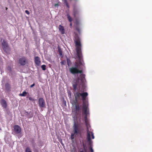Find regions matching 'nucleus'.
<instances>
[{"label": "nucleus", "mask_w": 152, "mask_h": 152, "mask_svg": "<svg viewBox=\"0 0 152 152\" xmlns=\"http://www.w3.org/2000/svg\"><path fill=\"white\" fill-rule=\"evenodd\" d=\"M75 44L77 55L79 59V65L83 66L84 63L81 61L82 59V55L81 51L82 45L81 43L80 39L77 34H76L73 39Z\"/></svg>", "instance_id": "f257e3e1"}, {"label": "nucleus", "mask_w": 152, "mask_h": 152, "mask_svg": "<svg viewBox=\"0 0 152 152\" xmlns=\"http://www.w3.org/2000/svg\"><path fill=\"white\" fill-rule=\"evenodd\" d=\"M74 95L75 97V101L74 102L76 103L81 99V97H82L83 101V106L82 108H85L86 107H88V102L86 100V98L88 95L87 92L80 93L79 91H75L73 92Z\"/></svg>", "instance_id": "f03ea898"}, {"label": "nucleus", "mask_w": 152, "mask_h": 152, "mask_svg": "<svg viewBox=\"0 0 152 152\" xmlns=\"http://www.w3.org/2000/svg\"><path fill=\"white\" fill-rule=\"evenodd\" d=\"M82 113L85 115L84 119L87 129V136L89 140L90 139V136L91 135L92 139H94V137L93 132L91 131H90V126L88 124V121L87 118V116L89 114V110L88 107H86L84 108H83Z\"/></svg>", "instance_id": "7ed1b4c3"}, {"label": "nucleus", "mask_w": 152, "mask_h": 152, "mask_svg": "<svg viewBox=\"0 0 152 152\" xmlns=\"http://www.w3.org/2000/svg\"><path fill=\"white\" fill-rule=\"evenodd\" d=\"M73 129L74 131L73 134H72L71 135V139L73 140L74 139V136L75 135L77 134H80L81 132V131L80 129V126L77 122H74Z\"/></svg>", "instance_id": "20e7f679"}, {"label": "nucleus", "mask_w": 152, "mask_h": 152, "mask_svg": "<svg viewBox=\"0 0 152 152\" xmlns=\"http://www.w3.org/2000/svg\"><path fill=\"white\" fill-rule=\"evenodd\" d=\"M1 45L3 50L5 52L7 53L10 50V48L7 41L4 39H2Z\"/></svg>", "instance_id": "39448f33"}, {"label": "nucleus", "mask_w": 152, "mask_h": 152, "mask_svg": "<svg viewBox=\"0 0 152 152\" xmlns=\"http://www.w3.org/2000/svg\"><path fill=\"white\" fill-rule=\"evenodd\" d=\"M78 65L76 64L75 67H72L69 69L70 72L72 74H76L78 73L81 74L83 72L82 70H80L78 68Z\"/></svg>", "instance_id": "423d86ee"}, {"label": "nucleus", "mask_w": 152, "mask_h": 152, "mask_svg": "<svg viewBox=\"0 0 152 152\" xmlns=\"http://www.w3.org/2000/svg\"><path fill=\"white\" fill-rule=\"evenodd\" d=\"M28 60L27 58L25 56H23L20 58L18 60L19 64L22 66H25L28 63Z\"/></svg>", "instance_id": "0eeeda50"}, {"label": "nucleus", "mask_w": 152, "mask_h": 152, "mask_svg": "<svg viewBox=\"0 0 152 152\" xmlns=\"http://www.w3.org/2000/svg\"><path fill=\"white\" fill-rule=\"evenodd\" d=\"M85 75L84 74H81L80 75V80L81 83L82 88L81 90H80L81 92H83L85 91V86L84 84V81L85 80Z\"/></svg>", "instance_id": "6e6552de"}, {"label": "nucleus", "mask_w": 152, "mask_h": 152, "mask_svg": "<svg viewBox=\"0 0 152 152\" xmlns=\"http://www.w3.org/2000/svg\"><path fill=\"white\" fill-rule=\"evenodd\" d=\"M38 102L39 105L40 107L44 108L45 107V102L43 98L41 97L39 98Z\"/></svg>", "instance_id": "1a4fd4ad"}, {"label": "nucleus", "mask_w": 152, "mask_h": 152, "mask_svg": "<svg viewBox=\"0 0 152 152\" xmlns=\"http://www.w3.org/2000/svg\"><path fill=\"white\" fill-rule=\"evenodd\" d=\"M87 139V142L88 143V145L89 146V149L91 152H94V150L92 147L93 142L91 140V136H90V139L89 140L87 137H86Z\"/></svg>", "instance_id": "9d476101"}, {"label": "nucleus", "mask_w": 152, "mask_h": 152, "mask_svg": "<svg viewBox=\"0 0 152 152\" xmlns=\"http://www.w3.org/2000/svg\"><path fill=\"white\" fill-rule=\"evenodd\" d=\"M74 104L75 105V112L76 115H78L80 113V108L79 104H77V103H76L74 102Z\"/></svg>", "instance_id": "9b49d317"}, {"label": "nucleus", "mask_w": 152, "mask_h": 152, "mask_svg": "<svg viewBox=\"0 0 152 152\" xmlns=\"http://www.w3.org/2000/svg\"><path fill=\"white\" fill-rule=\"evenodd\" d=\"M14 130L17 134H19L21 131V128L18 125H15L14 127Z\"/></svg>", "instance_id": "f8f14e48"}, {"label": "nucleus", "mask_w": 152, "mask_h": 152, "mask_svg": "<svg viewBox=\"0 0 152 152\" xmlns=\"http://www.w3.org/2000/svg\"><path fill=\"white\" fill-rule=\"evenodd\" d=\"M73 15L74 18H75L78 16L79 15L78 10L76 8L74 7L73 10Z\"/></svg>", "instance_id": "ddd939ff"}, {"label": "nucleus", "mask_w": 152, "mask_h": 152, "mask_svg": "<svg viewBox=\"0 0 152 152\" xmlns=\"http://www.w3.org/2000/svg\"><path fill=\"white\" fill-rule=\"evenodd\" d=\"M34 61L36 65L38 66H40L41 64V61L40 58L39 57H35L34 58Z\"/></svg>", "instance_id": "4468645a"}, {"label": "nucleus", "mask_w": 152, "mask_h": 152, "mask_svg": "<svg viewBox=\"0 0 152 152\" xmlns=\"http://www.w3.org/2000/svg\"><path fill=\"white\" fill-rule=\"evenodd\" d=\"M0 103L2 107L4 108L7 107V104L6 101L4 99H1L0 102Z\"/></svg>", "instance_id": "2eb2a0df"}, {"label": "nucleus", "mask_w": 152, "mask_h": 152, "mask_svg": "<svg viewBox=\"0 0 152 152\" xmlns=\"http://www.w3.org/2000/svg\"><path fill=\"white\" fill-rule=\"evenodd\" d=\"M59 31L61 32L62 34H64V27L61 25H59Z\"/></svg>", "instance_id": "dca6fc26"}, {"label": "nucleus", "mask_w": 152, "mask_h": 152, "mask_svg": "<svg viewBox=\"0 0 152 152\" xmlns=\"http://www.w3.org/2000/svg\"><path fill=\"white\" fill-rule=\"evenodd\" d=\"M66 16L67 17V19L71 23L70 25V26L71 27L72 26V24L71 23V22H72V17L70 16V15L69 13L67 14Z\"/></svg>", "instance_id": "f3484780"}, {"label": "nucleus", "mask_w": 152, "mask_h": 152, "mask_svg": "<svg viewBox=\"0 0 152 152\" xmlns=\"http://www.w3.org/2000/svg\"><path fill=\"white\" fill-rule=\"evenodd\" d=\"M77 82H76L75 83L73 84L72 86L74 91H77Z\"/></svg>", "instance_id": "a211bd4d"}, {"label": "nucleus", "mask_w": 152, "mask_h": 152, "mask_svg": "<svg viewBox=\"0 0 152 152\" xmlns=\"http://www.w3.org/2000/svg\"><path fill=\"white\" fill-rule=\"evenodd\" d=\"M63 2H64V3L65 4L66 6L68 8H69V4L67 1L66 0H62Z\"/></svg>", "instance_id": "6ab92c4d"}, {"label": "nucleus", "mask_w": 152, "mask_h": 152, "mask_svg": "<svg viewBox=\"0 0 152 152\" xmlns=\"http://www.w3.org/2000/svg\"><path fill=\"white\" fill-rule=\"evenodd\" d=\"M5 86L6 89L7 90H9L10 89V86L8 83H7L5 85Z\"/></svg>", "instance_id": "aec40b11"}, {"label": "nucleus", "mask_w": 152, "mask_h": 152, "mask_svg": "<svg viewBox=\"0 0 152 152\" xmlns=\"http://www.w3.org/2000/svg\"><path fill=\"white\" fill-rule=\"evenodd\" d=\"M83 151H84L85 152H87L86 147V145L84 143H83Z\"/></svg>", "instance_id": "412c9836"}, {"label": "nucleus", "mask_w": 152, "mask_h": 152, "mask_svg": "<svg viewBox=\"0 0 152 152\" xmlns=\"http://www.w3.org/2000/svg\"><path fill=\"white\" fill-rule=\"evenodd\" d=\"M27 94V92L26 91H23L22 94H20V95L22 96H25L26 94Z\"/></svg>", "instance_id": "4be33fe9"}, {"label": "nucleus", "mask_w": 152, "mask_h": 152, "mask_svg": "<svg viewBox=\"0 0 152 152\" xmlns=\"http://www.w3.org/2000/svg\"><path fill=\"white\" fill-rule=\"evenodd\" d=\"M75 24L77 25H79L80 24L79 21L77 19V18L75 19Z\"/></svg>", "instance_id": "5701e85b"}, {"label": "nucleus", "mask_w": 152, "mask_h": 152, "mask_svg": "<svg viewBox=\"0 0 152 152\" xmlns=\"http://www.w3.org/2000/svg\"><path fill=\"white\" fill-rule=\"evenodd\" d=\"M41 67L43 70H45L46 69V66L45 65H42L41 66Z\"/></svg>", "instance_id": "b1692460"}, {"label": "nucleus", "mask_w": 152, "mask_h": 152, "mask_svg": "<svg viewBox=\"0 0 152 152\" xmlns=\"http://www.w3.org/2000/svg\"><path fill=\"white\" fill-rule=\"evenodd\" d=\"M25 152H32L30 148L29 147H27L26 149Z\"/></svg>", "instance_id": "393cba45"}, {"label": "nucleus", "mask_w": 152, "mask_h": 152, "mask_svg": "<svg viewBox=\"0 0 152 152\" xmlns=\"http://www.w3.org/2000/svg\"><path fill=\"white\" fill-rule=\"evenodd\" d=\"M58 52H59V55L60 56H62V51L61 50V49L60 48H59L58 50Z\"/></svg>", "instance_id": "a878e982"}, {"label": "nucleus", "mask_w": 152, "mask_h": 152, "mask_svg": "<svg viewBox=\"0 0 152 152\" xmlns=\"http://www.w3.org/2000/svg\"><path fill=\"white\" fill-rule=\"evenodd\" d=\"M76 30L78 31V32H80V29L78 27H76Z\"/></svg>", "instance_id": "bb28decb"}, {"label": "nucleus", "mask_w": 152, "mask_h": 152, "mask_svg": "<svg viewBox=\"0 0 152 152\" xmlns=\"http://www.w3.org/2000/svg\"><path fill=\"white\" fill-rule=\"evenodd\" d=\"M29 100L30 101H34V99H33V98L31 97H29Z\"/></svg>", "instance_id": "cd10ccee"}, {"label": "nucleus", "mask_w": 152, "mask_h": 152, "mask_svg": "<svg viewBox=\"0 0 152 152\" xmlns=\"http://www.w3.org/2000/svg\"><path fill=\"white\" fill-rule=\"evenodd\" d=\"M25 12H26V13L27 14H28V15L30 13H29V12L28 11L26 10L25 11Z\"/></svg>", "instance_id": "c85d7f7f"}, {"label": "nucleus", "mask_w": 152, "mask_h": 152, "mask_svg": "<svg viewBox=\"0 0 152 152\" xmlns=\"http://www.w3.org/2000/svg\"><path fill=\"white\" fill-rule=\"evenodd\" d=\"M35 83H34L32 85H31L30 86V88H32L35 85Z\"/></svg>", "instance_id": "c756f323"}, {"label": "nucleus", "mask_w": 152, "mask_h": 152, "mask_svg": "<svg viewBox=\"0 0 152 152\" xmlns=\"http://www.w3.org/2000/svg\"><path fill=\"white\" fill-rule=\"evenodd\" d=\"M33 115L32 114H31V115H30V116H28V118H31L33 117Z\"/></svg>", "instance_id": "7c9ffc66"}, {"label": "nucleus", "mask_w": 152, "mask_h": 152, "mask_svg": "<svg viewBox=\"0 0 152 152\" xmlns=\"http://www.w3.org/2000/svg\"><path fill=\"white\" fill-rule=\"evenodd\" d=\"M61 64H64V62L63 61H61Z\"/></svg>", "instance_id": "2f4dec72"}, {"label": "nucleus", "mask_w": 152, "mask_h": 152, "mask_svg": "<svg viewBox=\"0 0 152 152\" xmlns=\"http://www.w3.org/2000/svg\"><path fill=\"white\" fill-rule=\"evenodd\" d=\"M80 152H85V151H80Z\"/></svg>", "instance_id": "473e14b6"}, {"label": "nucleus", "mask_w": 152, "mask_h": 152, "mask_svg": "<svg viewBox=\"0 0 152 152\" xmlns=\"http://www.w3.org/2000/svg\"><path fill=\"white\" fill-rule=\"evenodd\" d=\"M69 61L68 60H67V63H68V65H69Z\"/></svg>", "instance_id": "72a5a7b5"}, {"label": "nucleus", "mask_w": 152, "mask_h": 152, "mask_svg": "<svg viewBox=\"0 0 152 152\" xmlns=\"http://www.w3.org/2000/svg\"><path fill=\"white\" fill-rule=\"evenodd\" d=\"M5 9H6V10H7V8L6 7Z\"/></svg>", "instance_id": "f704fd0d"}, {"label": "nucleus", "mask_w": 152, "mask_h": 152, "mask_svg": "<svg viewBox=\"0 0 152 152\" xmlns=\"http://www.w3.org/2000/svg\"><path fill=\"white\" fill-rule=\"evenodd\" d=\"M1 130V128L0 127V131Z\"/></svg>", "instance_id": "c9c22d12"}, {"label": "nucleus", "mask_w": 152, "mask_h": 152, "mask_svg": "<svg viewBox=\"0 0 152 152\" xmlns=\"http://www.w3.org/2000/svg\"><path fill=\"white\" fill-rule=\"evenodd\" d=\"M78 80H80L79 78L78 77Z\"/></svg>", "instance_id": "e433bc0d"}, {"label": "nucleus", "mask_w": 152, "mask_h": 152, "mask_svg": "<svg viewBox=\"0 0 152 152\" xmlns=\"http://www.w3.org/2000/svg\"><path fill=\"white\" fill-rule=\"evenodd\" d=\"M75 0V1H77V0Z\"/></svg>", "instance_id": "4c0bfd02"}, {"label": "nucleus", "mask_w": 152, "mask_h": 152, "mask_svg": "<svg viewBox=\"0 0 152 152\" xmlns=\"http://www.w3.org/2000/svg\"><path fill=\"white\" fill-rule=\"evenodd\" d=\"M70 1H72V0H70Z\"/></svg>", "instance_id": "58836bf2"}]
</instances>
